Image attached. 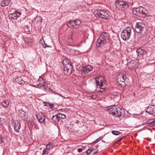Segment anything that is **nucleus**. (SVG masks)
Returning a JSON list of instances; mask_svg holds the SVG:
<instances>
[{
  "mask_svg": "<svg viewBox=\"0 0 155 155\" xmlns=\"http://www.w3.org/2000/svg\"><path fill=\"white\" fill-rule=\"evenodd\" d=\"M97 86V90L99 92H103L105 89V81L101 76H99L95 79Z\"/></svg>",
  "mask_w": 155,
  "mask_h": 155,
  "instance_id": "obj_1",
  "label": "nucleus"
},
{
  "mask_svg": "<svg viewBox=\"0 0 155 155\" xmlns=\"http://www.w3.org/2000/svg\"><path fill=\"white\" fill-rule=\"evenodd\" d=\"M109 113L115 117H119L123 115L124 110L117 106H113L109 110Z\"/></svg>",
  "mask_w": 155,
  "mask_h": 155,
  "instance_id": "obj_2",
  "label": "nucleus"
},
{
  "mask_svg": "<svg viewBox=\"0 0 155 155\" xmlns=\"http://www.w3.org/2000/svg\"><path fill=\"white\" fill-rule=\"evenodd\" d=\"M131 29L130 27H127L124 28L121 34V38L124 41L128 40L130 38Z\"/></svg>",
  "mask_w": 155,
  "mask_h": 155,
  "instance_id": "obj_3",
  "label": "nucleus"
},
{
  "mask_svg": "<svg viewBox=\"0 0 155 155\" xmlns=\"http://www.w3.org/2000/svg\"><path fill=\"white\" fill-rule=\"evenodd\" d=\"M109 34L104 32H102L97 40V45H101L108 42L109 41Z\"/></svg>",
  "mask_w": 155,
  "mask_h": 155,
  "instance_id": "obj_4",
  "label": "nucleus"
},
{
  "mask_svg": "<svg viewBox=\"0 0 155 155\" xmlns=\"http://www.w3.org/2000/svg\"><path fill=\"white\" fill-rule=\"evenodd\" d=\"M96 17L107 19L109 18L110 12L105 10H100L97 12L95 15Z\"/></svg>",
  "mask_w": 155,
  "mask_h": 155,
  "instance_id": "obj_5",
  "label": "nucleus"
},
{
  "mask_svg": "<svg viewBox=\"0 0 155 155\" xmlns=\"http://www.w3.org/2000/svg\"><path fill=\"white\" fill-rule=\"evenodd\" d=\"M115 5L119 9H121L124 10V8H126L128 7V4L123 0H116Z\"/></svg>",
  "mask_w": 155,
  "mask_h": 155,
  "instance_id": "obj_6",
  "label": "nucleus"
},
{
  "mask_svg": "<svg viewBox=\"0 0 155 155\" xmlns=\"http://www.w3.org/2000/svg\"><path fill=\"white\" fill-rule=\"evenodd\" d=\"M144 25L141 22H139L137 24L135 30L138 33L140 34H142V30L144 27Z\"/></svg>",
  "mask_w": 155,
  "mask_h": 155,
  "instance_id": "obj_7",
  "label": "nucleus"
},
{
  "mask_svg": "<svg viewBox=\"0 0 155 155\" xmlns=\"http://www.w3.org/2000/svg\"><path fill=\"white\" fill-rule=\"evenodd\" d=\"M126 78L124 74H121L118 76L117 81L118 84L124 86L125 83L124 82L125 79Z\"/></svg>",
  "mask_w": 155,
  "mask_h": 155,
  "instance_id": "obj_8",
  "label": "nucleus"
},
{
  "mask_svg": "<svg viewBox=\"0 0 155 155\" xmlns=\"http://www.w3.org/2000/svg\"><path fill=\"white\" fill-rule=\"evenodd\" d=\"M146 112L150 114L155 116V106L153 105L149 106L146 109Z\"/></svg>",
  "mask_w": 155,
  "mask_h": 155,
  "instance_id": "obj_9",
  "label": "nucleus"
},
{
  "mask_svg": "<svg viewBox=\"0 0 155 155\" xmlns=\"http://www.w3.org/2000/svg\"><path fill=\"white\" fill-rule=\"evenodd\" d=\"M138 11H139V17H144L147 15V11L145 8L142 6H140L139 7V10Z\"/></svg>",
  "mask_w": 155,
  "mask_h": 155,
  "instance_id": "obj_10",
  "label": "nucleus"
},
{
  "mask_svg": "<svg viewBox=\"0 0 155 155\" xmlns=\"http://www.w3.org/2000/svg\"><path fill=\"white\" fill-rule=\"evenodd\" d=\"M93 69V67L91 65H88L83 67L82 71L85 74H87L88 72H90Z\"/></svg>",
  "mask_w": 155,
  "mask_h": 155,
  "instance_id": "obj_11",
  "label": "nucleus"
},
{
  "mask_svg": "<svg viewBox=\"0 0 155 155\" xmlns=\"http://www.w3.org/2000/svg\"><path fill=\"white\" fill-rule=\"evenodd\" d=\"M37 118L40 123H43L45 121V118L42 113L36 114Z\"/></svg>",
  "mask_w": 155,
  "mask_h": 155,
  "instance_id": "obj_12",
  "label": "nucleus"
},
{
  "mask_svg": "<svg viewBox=\"0 0 155 155\" xmlns=\"http://www.w3.org/2000/svg\"><path fill=\"white\" fill-rule=\"evenodd\" d=\"M21 14L20 12H15L13 13L10 14L9 15V17L12 19H17Z\"/></svg>",
  "mask_w": 155,
  "mask_h": 155,
  "instance_id": "obj_13",
  "label": "nucleus"
},
{
  "mask_svg": "<svg viewBox=\"0 0 155 155\" xmlns=\"http://www.w3.org/2000/svg\"><path fill=\"white\" fill-rule=\"evenodd\" d=\"M136 62L134 61H132L128 62L127 64L128 67L131 69H132L136 66Z\"/></svg>",
  "mask_w": 155,
  "mask_h": 155,
  "instance_id": "obj_14",
  "label": "nucleus"
},
{
  "mask_svg": "<svg viewBox=\"0 0 155 155\" xmlns=\"http://www.w3.org/2000/svg\"><path fill=\"white\" fill-rule=\"evenodd\" d=\"M10 1L8 0H3L1 2V5L3 7L8 5L10 2Z\"/></svg>",
  "mask_w": 155,
  "mask_h": 155,
  "instance_id": "obj_15",
  "label": "nucleus"
},
{
  "mask_svg": "<svg viewBox=\"0 0 155 155\" xmlns=\"http://www.w3.org/2000/svg\"><path fill=\"white\" fill-rule=\"evenodd\" d=\"M152 120V119H150L147 120L146 122V124H147L148 126L150 127L155 125V121H151Z\"/></svg>",
  "mask_w": 155,
  "mask_h": 155,
  "instance_id": "obj_16",
  "label": "nucleus"
},
{
  "mask_svg": "<svg viewBox=\"0 0 155 155\" xmlns=\"http://www.w3.org/2000/svg\"><path fill=\"white\" fill-rule=\"evenodd\" d=\"M51 120L53 121L56 123L58 122L60 120L58 114L53 116L51 118Z\"/></svg>",
  "mask_w": 155,
  "mask_h": 155,
  "instance_id": "obj_17",
  "label": "nucleus"
},
{
  "mask_svg": "<svg viewBox=\"0 0 155 155\" xmlns=\"http://www.w3.org/2000/svg\"><path fill=\"white\" fill-rule=\"evenodd\" d=\"M20 126L21 125L20 123H19L18 122H17V123H15L14 126V128L15 130L17 132H18Z\"/></svg>",
  "mask_w": 155,
  "mask_h": 155,
  "instance_id": "obj_18",
  "label": "nucleus"
},
{
  "mask_svg": "<svg viewBox=\"0 0 155 155\" xmlns=\"http://www.w3.org/2000/svg\"><path fill=\"white\" fill-rule=\"evenodd\" d=\"M139 8H134L133 10V13L134 14L139 16L140 13H139Z\"/></svg>",
  "mask_w": 155,
  "mask_h": 155,
  "instance_id": "obj_19",
  "label": "nucleus"
},
{
  "mask_svg": "<svg viewBox=\"0 0 155 155\" xmlns=\"http://www.w3.org/2000/svg\"><path fill=\"white\" fill-rule=\"evenodd\" d=\"M136 52L138 55L143 54L144 53V50L141 48H139L136 51Z\"/></svg>",
  "mask_w": 155,
  "mask_h": 155,
  "instance_id": "obj_20",
  "label": "nucleus"
},
{
  "mask_svg": "<svg viewBox=\"0 0 155 155\" xmlns=\"http://www.w3.org/2000/svg\"><path fill=\"white\" fill-rule=\"evenodd\" d=\"M1 104L4 107H6L8 106L9 102L8 101L5 100L2 102Z\"/></svg>",
  "mask_w": 155,
  "mask_h": 155,
  "instance_id": "obj_21",
  "label": "nucleus"
},
{
  "mask_svg": "<svg viewBox=\"0 0 155 155\" xmlns=\"http://www.w3.org/2000/svg\"><path fill=\"white\" fill-rule=\"evenodd\" d=\"M19 115L21 117H23L25 116V112L22 110H20L19 111Z\"/></svg>",
  "mask_w": 155,
  "mask_h": 155,
  "instance_id": "obj_22",
  "label": "nucleus"
},
{
  "mask_svg": "<svg viewBox=\"0 0 155 155\" xmlns=\"http://www.w3.org/2000/svg\"><path fill=\"white\" fill-rule=\"evenodd\" d=\"M74 20L69 21L67 23V25L69 27H71L74 25Z\"/></svg>",
  "mask_w": 155,
  "mask_h": 155,
  "instance_id": "obj_23",
  "label": "nucleus"
},
{
  "mask_svg": "<svg viewBox=\"0 0 155 155\" xmlns=\"http://www.w3.org/2000/svg\"><path fill=\"white\" fill-rule=\"evenodd\" d=\"M53 144L51 143H49L46 145V147L47 149L50 150L53 148Z\"/></svg>",
  "mask_w": 155,
  "mask_h": 155,
  "instance_id": "obj_24",
  "label": "nucleus"
},
{
  "mask_svg": "<svg viewBox=\"0 0 155 155\" xmlns=\"http://www.w3.org/2000/svg\"><path fill=\"white\" fill-rule=\"evenodd\" d=\"M74 23L77 26L80 25L81 23V21L78 19L74 20Z\"/></svg>",
  "mask_w": 155,
  "mask_h": 155,
  "instance_id": "obj_25",
  "label": "nucleus"
},
{
  "mask_svg": "<svg viewBox=\"0 0 155 155\" xmlns=\"http://www.w3.org/2000/svg\"><path fill=\"white\" fill-rule=\"evenodd\" d=\"M57 114L59 117L60 120V119H64L66 117V116L64 114Z\"/></svg>",
  "mask_w": 155,
  "mask_h": 155,
  "instance_id": "obj_26",
  "label": "nucleus"
},
{
  "mask_svg": "<svg viewBox=\"0 0 155 155\" xmlns=\"http://www.w3.org/2000/svg\"><path fill=\"white\" fill-rule=\"evenodd\" d=\"M112 133L114 135H118L120 134V132L117 131L113 130L112 131Z\"/></svg>",
  "mask_w": 155,
  "mask_h": 155,
  "instance_id": "obj_27",
  "label": "nucleus"
},
{
  "mask_svg": "<svg viewBox=\"0 0 155 155\" xmlns=\"http://www.w3.org/2000/svg\"><path fill=\"white\" fill-rule=\"evenodd\" d=\"M36 20L38 21H39L40 22H41L42 21V19L41 17L38 16L36 18Z\"/></svg>",
  "mask_w": 155,
  "mask_h": 155,
  "instance_id": "obj_28",
  "label": "nucleus"
},
{
  "mask_svg": "<svg viewBox=\"0 0 155 155\" xmlns=\"http://www.w3.org/2000/svg\"><path fill=\"white\" fill-rule=\"evenodd\" d=\"M19 79L21 80V79L20 77H17V78H16L15 79V82H16L18 83H19V84H22V82L21 83L20 82L18 81V80H19Z\"/></svg>",
  "mask_w": 155,
  "mask_h": 155,
  "instance_id": "obj_29",
  "label": "nucleus"
},
{
  "mask_svg": "<svg viewBox=\"0 0 155 155\" xmlns=\"http://www.w3.org/2000/svg\"><path fill=\"white\" fill-rule=\"evenodd\" d=\"M5 139L0 135V143L4 142Z\"/></svg>",
  "mask_w": 155,
  "mask_h": 155,
  "instance_id": "obj_30",
  "label": "nucleus"
},
{
  "mask_svg": "<svg viewBox=\"0 0 155 155\" xmlns=\"http://www.w3.org/2000/svg\"><path fill=\"white\" fill-rule=\"evenodd\" d=\"M4 122L3 118H0V125L3 124Z\"/></svg>",
  "mask_w": 155,
  "mask_h": 155,
  "instance_id": "obj_31",
  "label": "nucleus"
},
{
  "mask_svg": "<svg viewBox=\"0 0 155 155\" xmlns=\"http://www.w3.org/2000/svg\"><path fill=\"white\" fill-rule=\"evenodd\" d=\"M86 153L87 155H89L91 153V151L88 149L86 151Z\"/></svg>",
  "mask_w": 155,
  "mask_h": 155,
  "instance_id": "obj_32",
  "label": "nucleus"
},
{
  "mask_svg": "<svg viewBox=\"0 0 155 155\" xmlns=\"http://www.w3.org/2000/svg\"><path fill=\"white\" fill-rule=\"evenodd\" d=\"M101 140V139L100 138H98L96 139L95 141L93 142V143H97L98 141H99V140Z\"/></svg>",
  "mask_w": 155,
  "mask_h": 155,
  "instance_id": "obj_33",
  "label": "nucleus"
},
{
  "mask_svg": "<svg viewBox=\"0 0 155 155\" xmlns=\"http://www.w3.org/2000/svg\"><path fill=\"white\" fill-rule=\"evenodd\" d=\"M43 154H47L48 153V152L45 149H44L43 151Z\"/></svg>",
  "mask_w": 155,
  "mask_h": 155,
  "instance_id": "obj_34",
  "label": "nucleus"
},
{
  "mask_svg": "<svg viewBox=\"0 0 155 155\" xmlns=\"http://www.w3.org/2000/svg\"><path fill=\"white\" fill-rule=\"evenodd\" d=\"M44 0H37V1L38 3L43 2H44Z\"/></svg>",
  "mask_w": 155,
  "mask_h": 155,
  "instance_id": "obj_35",
  "label": "nucleus"
},
{
  "mask_svg": "<svg viewBox=\"0 0 155 155\" xmlns=\"http://www.w3.org/2000/svg\"><path fill=\"white\" fill-rule=\"evenodd\" d=\"M82 150L81 148H79L78 150V151L79 152H81L82 151Z\"/></svg>",
  "mask_w": 155,
  "mask_h": 155,
  "instance_id": "obj_36",
  "label": "nucleus"
},
{
  "mask_svg": "<svg viewBox=\"0 0 155 155\" xmlns=\"http://www.w3.org/2000/svg\"><path fill=\"white\" fill-rule=\"evenodd\" d=\"M69 39H72V36H70L69 37Z\"/></svg>",
  "mask_w": 155,
  "mask_h": 155,
  "instance_id": "obj_37",
  "label": "nucleus"
},
{
  "mask_svg": "<svg viewBox=\"0 0 155 155\" xmlns=\"http://www.w3.org/2000/svg\"><path fill=\"white\" fill-rule=\"evenodd\" d=\"M89 149L90 150H91V152L93 151V150H94V149H93L92 148H91L90 149Z\"/></svg>",
  "mask_w": 155,
  "mask_h": 155,
  "instance_id": "obj_38",
  "label": "nucleus"
},
{
  "mask_svg": "<svg viewBox=\"0 0 155 155\" xmlns=\"http://www.w3.org/2000/svg\"><path fill=\"white\" fill-rule=\"evenodd\" d=\"M96 153V152H94V153H93L94 154H95Z\"/></svg>",
  "mask_w": 155,
  "mask_h": 155,
  "instance_id": "obj_39",
  "label": "nucleus"
},
{
  "mask_svg": "<svg viewBox=\"0 0 155 155\" xmlns=\"http://www.w3.org/2000/svg\"><path fill=\"white\" fill-rule=\"evenodd\" d=\"M154 119H155V120L154 121H155V118H154Z\"/></svg>",
  "mask_w": 155,
  "mask_h": 155,
  "instance_id": "obj_40",
  "label": "nucleus"
}]
</instances>
